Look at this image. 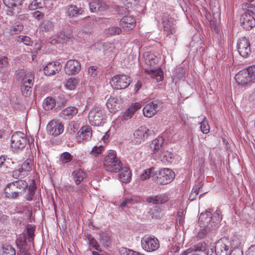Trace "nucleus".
Instances as JSON below:
<instances>
[{"label": "nucleus", "mask_w": 255, "mask_h": 255, "mask_svg": "<svg viewBox=\"0 0 255 255\" xmlns=\"http://www.w3.org/2000/svg\"><path fill=\"white\" fill-rule=\"evenodd\" d=\"M27 186L28 184L25 181L18 180L8 184L4 189V192L6 197L15 199L21 195Z\"/></svg>", "instance_id": "f257e3e1"}, {"label": "nucleus", "mask_w": 255, "mask_h": 255, "mask_svg": "<svg viewBox=\"0 0 255 255\" xmlns=\"http://www.w3.org/2000/svg\"><path fill=\"white\" fill-rule=\"evenodd\" d=\"M17 75L21 78V90L22 95L26 97L29 96L32 92L34 75L30 72L26 73L24 69L19 70Z\"/></svg>", "instance_id": "f03ea898"}, {"label": "nucleus", "mask_w": 255, "mask_h": 255, "mask_svg": "<svg viewBox=\"0 0 255 255\" xmlns=\"http://www.w3.org/2000/svg\"><path fill=\"white\" fill-rule=\"evenodd\" d=\"M104 166L108 171L118 172L122 168L121 162L117 157L116 152L113 150H110L108 154L105 157Z\"/></svg>", "instance_id": "7ed1b4c3"}, {"label": "nucleus", "mask_w": 255, "mask_h": 255, "mask_svg": "<svg viewBox=\"0 0 255 255\" xmlns=\"http://www.w3.org/2000/svg\"><path fill=\"white\" fill-rule=\"evenodd\" d=\"M175 178L174 172L169 168L156 171L153 175V179L157 184L166 185L171 182Z\"/></svg>", "instance_id": "20e7f679"}, {"label": "nucleus", "mask_w": 255, "mask_h": 255, "mask_svg": "<svg viewBox=\"0 0 255 255\" xmlns=\"http://www.w3.org/2000/svg\"><path fill=\"white\" fill-rule=\"evenodd\" d=\"M131 83L130 78L125 75H117L112 78L111 85L117 90L124 89L127 88Z\"/></svg>", "instance_id": "39448f33"}, {"label": "nucleus", "mask_w": 255, "mask_h": 255, "mask_svg": "<svg viewBox=\"0 0 255 255\" xmlns=\"http://www.w3.org/2000/svg\"><path fill=\"white\" fill-rule=\"evenodd\" d=\"M215 250L217 255H229L233 249L229 240L224 237L216 243Z\"/></svg>", "instance_id": "423d86ee"}, {"label": "nucleus", "mask_w": 255, "mask_h": 255, "mask_svg": "<svg viewBox=\"0 0 255 255\" xmlns=\"http://www.w3.org/2000/svg\"><path fill=\"white\" fill-rule=\"evenodd\" d=\"M142 249L146 252H153L157 250L159 247V242L154 237L147 235L144 236L141 240Z\"/></svg>", "instance_id": "0eeeda50"}, {"label": "nucleus", "mask_w": 255, "mask_h": 255, "mask_svg": "<svg viewBox=\"0 0 255 255\" xmlns=\"http://www.w3.org/2000/svg\"><path fill=\"white\" fill-rule=\"evenodd\" d=\"M88 119L92 126H101L104 119L103 113L101 108L96 107L91 110L89 113Z\"/></svg>", "instance_id": "6e6552de"}, {"label": "nucleus", "mask_w": 255, "mask_h": 255, "mask_svg": "<svg viewBox=\"0 0 255 255\" xmlns=\"http://www.w3.org/2000/svg\"><path fill=\"white\" fill-rule=\"evenodd\" d=\"M235 79L238 85L246 86L252 83L251 73L249 67L239 71L235 77Z\"/></svg>", "instance_id": "1a4fd4ad"}, {"label": "nucleus", "mask_w": 255, "mask_h": 255, "mask_svg": "<svg viewBox=\"0 0 255 255\" xmlns=\"http://www.w3.org/2000/svg\"><path fill=\"white\" fill-rule=\"evenodd\" d=\"M150 147L151 149V154H157L159 155V158L163 161L171 162V154L167 151H165L162 144H150Z\"/></svg>", "instance_id": "9d476101"}, {"label": "nucleus", "mask_w": 255, "mask_h": 255, "mask_svg": "<svg viewBox=\"0 0 255 255\" xmlns=\"http://www.w3.org/2000/svg\"><path fill=\"white\" fill-rule=\"evenodd\" d=\"M237 48L239 53L243 57H248L251 52L250 42L244 37L239 39Z\"/></svg>", "instance_id": "9b49d317"}, {"label": "nucleus", "mask_w": 255, "mask_h": 255, "mask_svg": "<svg viewBox=\"0 0 255 255\" xmlns=\"http://www.w3.org/2000/svg\"><path fill=\"white\" fill-rule=\"evenodd\" d=\"M161 103L158 101H154L147 104L143 109L144 116L151 118L159 110Z\"/></svg>", "instance_id": "f8f14e48"}, {"label": "nucleus", "mask_w": 255, "mask_h": 255, "mask_svg": "<svg viewBox=\"0 0 255 255\" xmlns=\"http://www.w3.org/2000/svg\"><path fill=\"white\" fill-rule=\"evenodd\" d=\"M48 132L54 136H57L63 132L64 127L58 121H52L47 126Z\"/></svg>", "instance_id": "ddd939ff"}, {"label": "nucleus", "mask_w": 255, "mask_h": 255, "mask_svg": "<svg viewBox=\"0 0 255 255\" xmlns=\"http://www.w3.org/2000/svg\"><path fill=\"white\" fill-rule=\"evenodd\" d=\"M80 69L81 64L76 60H68L65 66V72L69 75L77 74Z\"/></svg>", "instance_id": "4468645a"}, {"label": "nucleus", "mask_w": 255, "mask_h": 255, "mask_svg": "<svg viewBox=\"0 0 255 255\" xmlns=\"http://www.w3.org/2000/svg\"><path fill=\"white\" fill-rule=\"evenodd\" d=\"M243 28L249 30L255 26V18L249 13H245L240 19Z\"/></svg>", "instance_id": "2eb2a0df"}, {"label": "nucleus", "mask_w": 255, "mask_h": 255, "mask_svg": "<svg viewBox=\"0 0 255 255\" xmlns=\"http://www.w3.org/2000/svg\"><path fill=\"white\" fill-rule=\"evenodd\" d=\"M61 67L59 62H50L44 67L43 72L45 75H53L59 72L61 69Z\"/></svg>", "instance_id": "dca6fc26"}, {"label": "nucleus", "mask_w": 255, "mask_h": 255, "mask_svg": "<svg viewBox=\"0 0 255 255\" xmlns=\"http://www.w3.org/2000/svg\"><path fill=\"white\" fill-rule=\"evenodd\" d=\"M89 6L92 12H102L107 8V5L103 0H92L89 3Z\"/></svg>", "instance_id": "f3484780"}, {"label": "nucleus", "mask_w": 255, "mask_h": 255, "mask_svg": "<svg viewBox=\"0 0 255 255\" xmlns=\"http://www.w3.org/2000/svg\"><path fill=\"white\" fill-rule=\"evenodd\" d=\"M135 19L133 16H124L120 21V25L126 30L132 29L135 25Z\"/></svg>", "instance_id": "a211bd4d"}, {"label": "nucleus", "mask_w": 255, "mask_h": 255, "mask_svg": "<svg viewBox=\"0 0 255 255\" xmlns=\"http://www.w3.org/2000/svg\"><path fill=\"white\" fill-rule=\"evenodd\" d=\"M147 131H148V129L142 127L139 129L136 130L133 133L135 142L140 143L141 142H143L147 137Z\"/></svg>", "instance_id": "6ab92c4d"}, {"label": "nucleus", "mask_w": 255, "mask_h": 255, "mask_svg": "<svg viewBox=\"0 0 255 255\" xmlns=\"http://www.w3.org/2000/svg\"><path fill=\"white\" fill-rule=\"evenodd\" d=\"M79 132L80 142H87L91 139L92 135V128L88 126L83 127L77 134Z\"/></svg>", "instance_id": "aec40b11"}, {"label": "nucleus", "mask_w": 255, "mask_h": 255, "mask_svg": "<svg viewBox=\"0 0 255 255\" xmlns=\"http://www.w3.org/2000/svg\"><path fill=\"white\" fill-rule=\"evenodd\" d=\"M24 0H3L4 4L8 8L18 12Z\"/></svg>", "instance_id": "412c9836"}, {"label": "nucleus", "mask_w": 255, "mask_h": 255, "mask_svg": "<svg viewBox=\"0 0 255 255\" xmlns=\"http://www.w3.org/2000/svg\"><path fill=\"white\" fill-rule=\"evenodd\" d=\"M78 113V109L75 107H69L61 112L60 113L61 117L66 119H71L75 116Z\"/></svg>", "instance_id": "4be33fe9"}, {"label": "nucleus", "mask_w": 255, "mask_h": 255, "mask_svg": "<svg viewBox=\"0 0 255 255\" xmlns=\"http://www.w3.org/2000/svg\"><path fill=\"white\" fill-rule=\"evenodd\" d=\"M119 173V178L120 181L124 183L129 182L131 178V173L128 168L124 167L121 169Z\"/></svg>", "instance_id": "5701e85b"}, {"label": "nucleus", "mask_w": 255, "mask_h": 255, "mask_svg": "<svg viewBox=\"0 0 255 255\" xmlns=\"http://www.w3.org/2000/svg\"><path fill=\"white\" fill-rule=\"evenodd\" d=\"M211 213L209 211H206L200 214L199 217V223L201 226H208L210 224Z\"/></svg>", "instance_id": "b1692460"}, {"label": "nucleus", "mask_w": 255, "mask_h": 255, "mask_svg": "<svg viewBox=\"0 0 255 255\" xmlns=\"http://www.w3.org/2000/svg\"><path fill=\"white\" fill-rule=\"evenodd\" d=\"M144 58L145 63L151 67H154L158 62V58L154 54L148 52L144 54Z\"/></svg>", "instance_id": "393cba45"}, {"label": "nucleus", "mask_w": 255, "mask_h": 255, "mask_svg": "<svg viewBox=\"0 0 255 255\" xmlns=\"http://www.w3.org/2000/svg\"><path fill=\"white\" fill-rule=\"evenodd\" d=\"M73 179L76 184L78 185L86 177V173L81 169L74 170L72 173Z\"/></svg>", "instance_id": "a878e982"}, {"label": "nucleus", "mask_w": 255, "mask_h": 255, "mask_svg": "<svg viewBox=\"0 0 255 255\" xmlns=\"http://www.w3.org/2000/svg\"><path fill=\"white\" fill-rule=\"evenodd\" d=\"M26 138L24 134L21 132H15L11 136V143H25Z\"/></svg>", "instance_id": "bb28decb"}, {"label": "nucleus", "mask_w": 255, "mask_h": 255, "mask_svg": "<svg viewBox=\"0 0 255 255\" xmlns=\"http://www.w3.org/2000/svg\"><path fill=\"white\" fill-rule=\"evenodd\" d=\"M83 10L81 7H78L75 5H70L67 6V13L69 16H76L82 14Z\"/></svg>", "instance_id": "cd10ccee"}, {"label": "nucleus", "mask_w": 255, "mask_h": 255, "mask_svg": "<svg viewBox=\"0 0 255 255\" xmlns=\"http://www.w3.org/2000/svg\"><path fill=\"white\" fill-rule=\"evenodd\" d=\"M162 28L163 31L167 32V35L169 34H173L175 33V30L174 27L171 25V23L169 22L167 19H162Z\"/></svg>", "instance_id": "c85d7f7f"}, {"label": "nucleus", "mask_w": 255, "mask_h": 255, "mask_svg": "<svg viewBox=\"0 0 255 255\" xmlns=\"http://www.w3.org/2000/svg\"><path fill=\"white\" fill-rule=\"evenodd\" d=\"M118 99L114 97L109 98L106 103L107 108L111 112H115L119 108Z\"/></svg>", "instance_id": "c756f323"}, {"label": "nucleus", "mask_w": 255, "mask_h": 255, "mask_svg": "<svg viewBox=\"0 0 255 255\" xmlns=\"http://www.w3.org/2000/svg\"><path fill=\"white\" fill-rule=\"evenodd\" d=\"M31 160L29 159L26 160L21 165L19 169L22 172V176H26L28 175L30 171L31 170L30 166Z\"/></svg>", "instance_id": "7c9ffc66"}, {"label": "nucleus", "mask_w": 255, "mask_h": 255, "mask_svg": "<svg viewBox=\"0 0 255 255\" xmlns=\"http://www.w3.org/2000/svg\"><path fill=\"white\" fill-rule=\"evenodd\" d=\"M59 35L60 39L62 40L63 43L67 42L73 38L72 31L70 29L60 32Z\"/></svg>", "instance_id": "2f4dec72"}, {"label": "nucleus", "mask_w": 255, "mask_h": 255, "mask_svg": "<svg viewBox=\"0 0 255 255\" xmlns=\"http://www.w3.org/2000/svg\"><path fill=\"white\" fill-rule=\"evenodd\" d=\"M36 190L35 182L33 180L32 184H30L28 187V193L26 196V199L27 201H31L33 199Z\"/></svg>", "instance_id": "473e14b6"}, {"label": "nucleus", "mask_w": 255, "mask_h": 255, "mask_svg": "<svg viewBox=\"0 0 255 255\" xmlns=\"http://www.w3.org/2000/svg\"><path fill=\"white\" fill-rule=\"evenodd\" d=\"M222 217L220 216V211L217 210L216 212L211 216L210 224L211 226H216L221 221Z\"/></svg>", "instance_id": "72a5a7b5"}, {"label": "nucleus", "mask_w": 255, "mask_h": 255, "mask_svg": "<svg viewBox=\"0 0 255 255\" xmlns=\"http://www.w3.org/2000/svg\"><path fill=\"white\" fill-rule=\"evenodd\" d=\"M44 4L43 0H34L29 4L28 8L31 10L40 8L43 7Z\"/></svg>", "instance_id": "f704fd0d"}, {"label": "nucleus", "mask_w": 255, "mask_h": 255, "mask_svg": "<svg viewBox=\"0 0 255 255\" xmlns=\"http://www.w3.org/2000/svg\"><path fill=\"white\" fill-rule=\"evenodd\" d=\"M154 168L150 167L143 170V173L140 174V178L142 180H145L150 177H153V175L155 173L154 171Z\"/></svg>", "instance_id": "c9c22d12"}, {"label": "nucleus", "mask_w": 255, "mask_h": 255, "mask_svg": "<svg viewBox=\"0 0 255 255\" xmlns=\"http://www.w3.org/2000/svg\"><path fill=\"white\" fill-rule=\"evenodd\" d=\"M40 28L42 30L49 31L53 29V23L50 20H44L40 25Z\"/></svg>", "instance_id": "e433bc0d"}, {"label": "nucleus", "mask_w": 255, "mask_h": 255, "mask_svg": "<svg viewBox=\"0 0 255 255\" xmlns=\"http://www.w3.org/2000/svg\"><path fill=\"white\" fill-rule=\"evenodd\" d=\"M16 252L13 247L10 245H4L2 247L1 255H15Z\"/></svg>", "instance_id": "4c0bfd02"}, {"label": "nucleus", "mask_w": 255, "mask_h": 255, "mask_svg": "<svg viewBox=\"0 0 255 255\" xmlns=\"http://www.w3.org/2000/svg\"><path fill=\"white\" fill-rule=\"evenodd\" d=\"M122 32L121 29L118 26L110 27L105 30V33L107 35L119 34Z\"/></svg>", "instance_id": "58836bf2"}, {"label": "nucleus", "mask_w": 255, "mask_h": 255, "mask_svg": "<svg viewBox=\"0 0 255 255\" xmlns=\"http://www.w3.org/2000/svg\"><path fill=\"white\" fill-rule=\"evenodd\" d=\"M44 104L46 110H51L55 106V100L52 98L48 97L44 100Z\"/></svg>", "instance_id": "ea45409f"}, {"label": "nucleus", "mask_w": 255, "mask_h": 255, "mask_svg": "<svg viewBox=\"0 0 255 255\" xmlns=\"http://www.w3.org/2000/svg\"><path fill=\"white\" fill-rule=\"evenodd\" d=\"M145 72L146 74L150 75L152 78H155L157 79V77L158 76H160L161 73H162V72L160 70L155 69H149V70L145 69ZM160 78H161V77H160Z\"/></svg>", "instance_id": "a19ab883"}, {"label": "nucleus", "mask_w": 255, "mask_h": 255, "mask_svg": "<svg viewBox=\"0 0 255 255\" xmlns=\"http://www.w3.org/2000/svg\"><path fill=\"white\" fill-rule=\"evenodd\" d=\"M12 163V162L11 161V159L8 158L6 159L5 158L1 156L0 157V168H7L9 167V165H10Z\"/></svg>", "instance_id": "79ce46f5"}, {"label": "nucleus", "mask_w": 255, "mask_h": 255, "mask_svg": "<svg viewBox=\"0 0 255 255\" xmlns=\"http://www.w3.org/2000/svg\"><path fill=\"white\" fill-rule=\"evenodd\" d=\"M87 238L89 241V244L91 246L97 251H99L100 250V246L98 244L96 240L91 235H88Z\"/></svg>", "instance_id": "37998d69"}, {"label": "nucleus", "mask_w": 255, "mask_h": 255, "mask_svg": "<svg viewBox=\"0 0 255 255\" xmlns=\"http://www.w3.org/2000/svg\"><path fill=\"white\" fill-rule=\"evenodd\" d=\"M77 83L78 82L76 79L71 78L67 81L65 87L69 90H73L75 88Z\"/></svg>", "instance_id": "c03bdc74"}, {"label": "nucleus", "mask_w": 255, "mask_h": 255, "mask_svg": "<svg viewBox=\"0 0 255 255\" xmlns=\"http://www.w3.org/2000/svg\"><path fill=\"white\" fill-rule=\"evenodd\" d=\"M104 150V147L102 145L95 146L90 152V154L94 156H97L101 154Z\"/></svg>", "instance_id": "a18cd8bd"}, {"label": "nucleus", "mask_w": 255, "mask_h": 255, "mask_svg": "<svg viewBox=\"0 0 255 255\" xmlns=\"http://www.w3.org/2000/svg\"><path fill=\"white\" fill-rule=\"evenodd\" d=\"M133 199L131 197L125 198L124 200L122 202L120 206L123 210L126 207H129L133 204Z\"/></svg>", "instance_id": "49530a36"}, {"label": "nucleus", "mask_w": 255, "mask_h": 255, "mask_svg": "<svg viewBox=\"0 0 255 255\" xmlns=\"http://www.w3.org/2000/svg\"><path fill=\"white\" fill-rule=\"evenodd\" d=\"M205 227L201 229L197 235V237L199 239H203L211 231L210 227L205 226Z\"/></svg>", "instance_id": "de8ad7c7"}, {"label": "nucleus", "mask_w": 255, "mask_h": 255, "mask_svg": "<svg viewBox=\"0 0 255 255\" xmlns=\"http://www.w3.org/2000/svg\"><path fill=\"white\" fill-rule=\"evenodd\" d=\"M200 129L203 133L207 134L209 132L210 127L208 122L204 117V120L201 123Z\"/></svg>", "instance_id": "09e8293b"}, {"label": "nucleus", "mask_w": 255, "mask_h": 255, "mask_svg": "<svg viewBox=\"0 0 255 255\" xmlns=\"http://www.w3.org/2000/svg\"><path fill=\"white\" fill-rule=\"evenodd\" d=\"M100 242L104 245H107L110 242V236L106 233H102L100 234Z\"/></svg>", "instance_id": "8fccbe9b"}, {"label": "nucleus", "mask_w": 255, "mask_h": 255, "mask_svg": "<svg viewBox=\"0 0 255 255\" xmlns=\"http://www.w3.org/2000/svg\"><path fill=\"white\" fill-rule=\"evenodd\" d=\"M8 66V58L6 56H0V68L3 70H5Z\"/></svg>", "instance_id": "3c124183"}, {"label": "nucleus", "mask_w": 255, "mask_h": 255, "mask_svg": "<svg viewBox=\"0 0 255 255\" xmlns=\"http://www.w3.org/2000/svg\"><path fill=\"white\" fill-rule=\"evenodd\" d=\"M134 113L132 109L129 107L123 115L122 120L124 121L128 120L132 117Z\"/></svg>", "instance_id": "603ef678"}, {"label": "nucleus", "mask_w": 255, "mask_h": 255, "mask_svg": "<svg viewBox=\"0 0 255 255\" xmlns=\"http://www.w3.org/2000/svg\"><path fill=\"white\" fill-rule=\"evenodd\" d=\"M195 252H204L206 250V244L204 242H200L193 246Z\"/></svg>", "instance_id": "864d4df0"}, {"label": "nucleus", "mask_w": 255, "mask_h": 255, "mask_svg": "<svg viewBox=\"0 0 255 255\" xmlns=\"http://www.w3.org/2000/svg\"><path fill=\"white\" fill-rule=\"evenodd\" d=\"M60 159L62 163H66L71 160L72 157L68 152H64L61 155Z\"/></svg>", "instance_id": "5fc2aeb1"}, {"label": "nucleus", "mask_w": 255, "mask_h": 255, "mask_svg": "<svg viewBox=\"0 0 255 255\" xmlns=\"http://www.w3.org/2000/svg\"><path fill=\"white\" fill-rule=\"evenodd\" d=\"M99 71L98 70V67L96 66H92L90 67L88 69V74L90 75L91 77L93 78L97 76L98 75Z\"/></svg>", "instance_id": "6e6d98bb"}, {"label": "nucleus", "mask_w": 255, "mask_h": 255, "mask_svg": "<svg viewBox=\"0 0 255 255\" xmlns=\"http://www.w3.org/2000/svg\"><path fill=\"white\" fill-rule=\"evenodd\" d=\"M35 228L33 227L28 228L27 229V233L28 235V241L29 242H31L33 240L34 236Z\"/></svg>", "instance_id": "4d7b16f0"}, {"label": "nucleus", "mask_w": 255, "mask_h": 255, "mask_svg": "<svg viewBox=\"0 0 255 255\" xmlns=\"http://www.w3.org/2000/svg\"><path fill=\"white\" fill-rule=\"evenodd\" d=\"M49 42L51 44L54 45L57 43H63L62 40L60 39L59 34L57 35L52 36L49 39Z\"/></svg>", "instance_id": "13d9d810"}, {"label": "nucleus", "mask_w": 255, "mask_h": 255, "mask_svg": "<svg viewBox=\"0 0 255 255\" xmlns=\"http://www.w3.org/2000/svg\"><path fill=\"white\" fill-rule=\"evenodd\" d=\"M16 243L19 250L20 248H25L26 244L25 238H19L16 240Z\"/></svg>", "instance_id": "bf43d9fd"}, {"label": "nucleus", "mask_w": 255, "mask_h": 255, "mask_svg": "<svg viewBox=\"0 0 255 255\" xmlns=\"http://www.w3.org/2000/svg\"><path fill=\"white\" fill-rule=\"evenodd\" d=\"M10 130L7 128L6 129H0V139L5 138L10 134Z\"/></svg>", "instance_id": "052dcab7"}, {"label": "nucleus", "mask_w": 255, "mask_h": 255, "mask_svg": "<svg viewBox=\"0 0 255 255\" xmlns=\"http://www.w3.org/2000/svg\"><path fill=\"white\" fill-rule=\"evenodd\" d=\"M32 16L36 19L40 20L43 18L44 14L39 11H35L32 13Z\"/></svg>", "instance_id": "680f3d73"}, {"label": "nucleus", "mask_w": 255, "mask_h": 255, "mask_svg": "<svg viewBox=\"0 0 255 255\" xmlns=\"http://www.w3.org/2000/svg\"><path fill=\"white\" fill-rule=\"evenodd\" d=\"M246 13H252L255 15V5L252 4H248L247 11Z\"/></svg>", "instance_id": "e2e57ef3"}, {"label": "nucleus", "mask_w": 255, "mask_h": 255, "mask_svg": "<svg viewBox=\"0 0 255 255\" xmlns=\"http://www.w3.org/2000/svg\"><path fill=\"white\" fill-rule=\"evenodd\" d=\"M251 73L252 83H255V65L249 67Z\"/></svg>", "instance_id": "0e129e2a"}, {"label": "nucleus", "mask_w": 255, "mask_h": 255, "mask_svg": "<svg viewBox=\"0 0 255 255\" xmlns=\"http://www.w3.org/2000/svg\"><path fill=\"white\" fill-rule=\"evenodd\" d=\"M114 44L113 43H108V42H106V43H104L103 44V49L104 50V51H107V50H109V48L111 49L110 50V51H113V49L114 48Z\"/></svg>", "instance_id": "69168bd1"}, {"label": "nucleus", "mask_w": 255, "mask_h": 255, "mask_svg": "<svg viewBox=\"0 0 255 255\" xmlns=\"http://www.w3.org/2000/svg\"><path fill=\"white\" fill-rule=\"evenodd\" d=\"M131 251L126 248H122L120 249L119 252L121 255H129Z\"/></svg>", "instance_id": "338daca9"}, {"label": "nucleus", "mask_w": 255, "mask_h": 255, "mask_svg": "<svg viewBox=\"0 0 255 255\" xmlns=\"http://www.w3.org/2000/svg\"><path fill=\"white\" fill-rule=\"evenodd\" d=\"M247 255H255V245H252L247 251Z\"/></svg>", "instance_id": "774afa93"}]
</instances>
